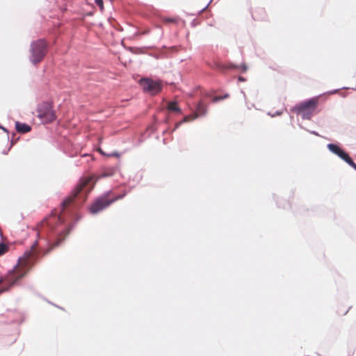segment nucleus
Returning <instances> with one entry per match:
<instances>
[{
	"label": "nucleus",
	"mask_w": 356,
	"mask_h": 356,
	"mask_svg": "<svg viewBox=\"0 0 356 356\" xmlns=\"http://www.w3.org/2000/svg\"><path fill=\"white\" fill-rule=\"evenodd\" d=\"M95 3L100 8L101 10L104 8L103 0H95Z\"/></svg>",
	"instance_id": "20"
},
{
	"label": "nucleus",
	"mask_w": 356,
	"mask_h": 356,
	"mask_svg": "<svg viewBox=\"0 0 356 356\" xmlns=\"http://www.w3.org/2000/svg\"><path fill=\"white\" fill-rule=\"evenodd\" d=\"M47 44L44 40H38L31 45L30 60L34 65L40 63L47 54Z\"/></svg>",
	"instance_id": "5"
},
{
	"label": "nucleus",
	"mask_w": 356,
	"mask_h": 356,
	"mask_svg": "<svg viewBox=\"0 0 356 356\" xmlns=\"http://www.w3.org/2000/svg\"><path fill=\"white\" fill-rule=\"evenodd\" d=\"M196 118H197V115L195 114L187 115V116L184 117L183 122H189V121L195 120Z\"/></svg>",
	"instance_id": "19"
},
{
	"label": "nucleus",
	"mask_w": 356,
	"mask_h": 356,
	"mask_svg": "<svg viewBox=\"0 0 356 356\" xmlns=\"http://www.w3.org/2000/svg\"><path fill=\"white\" fill-rule=\"evenodd\" d=\"M228 97H229V95H225L224 96H215V97H213L212 102H217L222 100V99H225V98H227Z\"/></svg>",
	"instance_id": "18"
},
{
	"label": "nucleus",
	"mask_w": 356,
	"mask_h": 356,
	"mask_svg": "<svg viewBox=\"0 0 356 356\" xmlns=\"http://www.w3.org/2000/svg\"><path fill=\"white\" fill-rule=\"evenodd\" d=\"M243 70H246V67L245 65L243 66Z\"/></svg>",
	"instance_id": "22"
},
{
	"label": "nucleus",
	"mask_w": 356,
	"mask_h": 356,
	"mask_svg": "<svg viewBox=\"0 0 356 356\" xmlns=\"http://www.w3.org/2000/svg\"><path fill=\"white\" fill-rule=\"evenodd\" d=\"M37 117L43 123H50L56 118V113L53 110V106L48 102H44L40 104L37 108Z\"/></svg>",
	"instance_id": "6"
},
{
	"label": "nucleus",
	"mask_w": 356,
	"mask_h": 356,
	"mask_svg": "<svg viewBox=\"0 0 356 356\" xmlns=\"http://www.w3.org/2000/svg\"><path fill=\"white\" fill-rule=\"evenodd\" d=\"M37 242L32 245V249L24 253V256L18 260L17 264L10 270L4 278H0V284L4 281L8 284L7 287L0 290L1 293L8 291L13 286L15 285L19 280L23 278L28 272L34 266L38 258V253L35 252Z\"/></svg>",
	"instance_id": "1"
},
{
	"label": "nucleus",
	"mask_w": 356,
	"mask_h": 356,
	"mask_svg": "<svg viewBox=\"0 0 356 356\" xmlns=\"http://www.w3.org/2000/svg\"><path fill=\"white\" fill-rule=\"evenodd\" d=\"M327 148L329 149V150L330 152H332V153L337 154L339 157H340V155H341L343 153V152H344L338 145H337L335 144H332V143L328 144L327 145Z\"/></svg>",
	"instance_id": "12"
},
{
	"label": "nucleus",
	"mask_w": 356,
	"mask_h": 356,
	"mask_svg": "<svg viewBox=\"0 0 356 356\" xmlns=\"http://www.w3.org/2000/svg\"><path fill=\"white\" fill-rule=\"evenodd\" d=\"M207 109L206 105L202 102H200L197 106L196 108V113H195L197 117L199 115H204L207 113Z\"/></svg>",
	"instance_id": "11"
},
{
	"label": "nucleus",
	"mask_w": 356,
	"mask_h": 356,
	"mask_svg": "<svg viewBox=\"0 0 356 356\" xmlns=\"http://www.w3.org/2000/svg\"><path fill=\"white\" fill-rule=\"evenodd\" d=\"M252 17L256 21H263L265 20L266 17V13L264 9L263 8H256L252 13Z\"/></svg>",
	"instance_id": "9"
},
{
	"label": "nucleus",
	"mask_w": 356,
	"mask_h": 356,
	"mask_svg": "<svg viewBox=\"0 0 356 356\" xmlns=\"http://www.w3.org/2000/svg\"><path fill=\"white\" fill-rule=\"evenodd\" d=\"M340 158L344 160L347 163H348V162L350 161L351 159L349 155L345 152H343V153L341 155H340Z\"/></svg>",
	"instance_id": "17"
},
{
	"label": "nucleus",
	"mask_w": 356,
	"mask_h": 356,
	"mask_svg": "<svg viewBox=\"0 0 356 356\" xmlns=\"http://www.w3.org/2000/svg\"><path fill=\"white\" fill-rule=\"evenodd\" d=\"M70 232V230L69 229H66L65 231V236L63 237H61L60 236L58 240L51 245V247L49 248H48L45 252H44V254L49 253L52 249H54V248L57 247L59 245V244L64 240V238L66 235H67Z\"/></svg>",
	"instance_id": "13"
},
{
	"label": "nucleus",
	"mask_w": 356,
	"mask_h": 356,
	"mask_svg": "<svg viewBox=\"0 0 356 356\" xmlns=\"http://www.w3.org/2000/svg\"><path fill=\"white\" fill-rule=\"evenodd\" d=\"M111 195V191H108L97 197L91 204L89 208L90 212L92 214L98 213L99 212L109 207L112 203L123 198L125 196V193L118 195L117 196H112Z\"/></svg>",
	"instance_id": "3"
},
{
	"label": "nucleus",
	"mask_w": 356,
	"mask_h": 356,
	"mask_svg": "<svg viewBox=\"0 0 356 356\" xmlns=\"http://www.w3.org/2000/svg\"><path fill=\"white\" fill-rule=\"evenodd\" d=\"M15 129L18 132L22 134L28 133L31 130V127L29 124L19 122H15Z\"/></svg>",
	"instance_id": "10"
},
{
	"label": "nucleus",
	"mask_w": 356,
	"mask_h": 356,
	"mask_svg": "<svg viewBox=\"0 0 356 356\" xmlns=\"http://www.w3.org/2000/svg\"><path fill=\"white\" fill-rule=\"evenodd\" d=\"M162 21L165 24H177L179 22V18L178 17H163Z\"/></svg>",
	"instance_id": "15"
},
{
	"label": "nucleus",
	"mask_w": 356,
	"mask_h": 356,
	"mask_svg": "<svg viewBox=\"0 0 356 356\" xmlns=\"http://www.w3.org/2000/svg\"><path fill=\"white\" fill-rule=\"evenodd\" d=\"M8 250V247L3 243H0V256L3 255L5 253H6Z\"/></svg>",
	"instance_id": "16"
},
{
	"label": "nucleus",
	"mask_w": 356,
	"mask_h": 356,
	"mask_svg": "<svg viewBox=\"0 0 356 356\" xmlns=\"http://www.w3.org/2000/svg\"><path fill=\"white\" fill-rule=\"evenodd\" d=\"M168 109L170 111L181 113V108L178 106L176 102H170L168 104Z\"/></svg>",
	"instance_id": "14"
},
{
	"label": "nucleus",
	"mask_w": 356,
	"mask_h": 356,
	"mask_svg": "<svg viewBox=\"0 0 356 356\" xmlns=\"http://www.w3.org/2000/svg\"><path fill=\"white\" fill-rule=\"evenodd\" d=\"M92 179L91 177H86L80 180L72 194L63 202V211L72 204L79 207L86 201L88 193L91 191V188L89 189L86 188Z\"/></svg>",
	"instance_id": "2"
},
{
	"label": "nucleus",
	"mask_w": 356,
	"mask_h": 356,
	"mask_svg": "<svg viewBox=\"0 0 356 356\" xmlns=\"http://www.w3.org/2000/svg\"><path fill=\"white\" fill-rule=\"evenodd\" d=\"M348 164L356 170V163L352 160V159H350V161L348 162Z\"/></svg>",
	"instance_id": "21"
},
{
	"label": "nucleus",
	"mask_w": 356,
	"mask_h": 356,
	"mask_svg": "<svg viewBox=\"0 0 356 356\" xmlns=\"http://www.w3.org/2000/svg\"><path fill=\"white\" fill-rule=\"evenodd\" d=\"M319 103V97H316L302 102L295 107L297 114L302 115L304 119H310L316 111Z\"/></svg>",
	"instance_id": "4"
},
{
	"label": "nucleus",
	"mask_w": 356,
	"mask_h": 356,
	"mask_svg": "<svg viewBox=\"0 0 356 356\" xmlns=\"http://www.w3.org/2000/svg\"><path fill=\"white\" fill-rule=\"evenodd\" d=\"M140 85L146 92L155 95L159 93L163 88L161 81H154L151 79H142Z\"/></svg>",
	"instance_id": "7"
},
{
	"label": "nucleus",
	"mask_w": 356,
	"mask_h": 356,
	"mask_svg": "<svg viewBox=\"0 0 356 356\" xmlns=\"http://www.w3.org/2000/svg\"><path fill=\"white\" fill-rule=\"evenodd\" d=\"M63 222L60 216H57L56 213H51L49 216L44 219L41 223V227L48 226L51 229H54L55 226L58 224Z\"/></svg>",
	"instance_id": "8"
}]
</instances>
